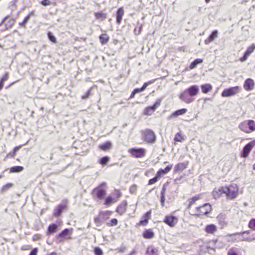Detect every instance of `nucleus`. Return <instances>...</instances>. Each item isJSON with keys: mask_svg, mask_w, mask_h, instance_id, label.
Instances as JSON below:
<instances>
[{"mask_svg": "<svg viewBox=\"0 0 255 255\" xmlns=\"http://www.w3.org/2000/svg\"><path fill=\"white\" fill-rule=\"evenodd\" d=\"M239 194V187L236 183L216 188L212 191V195L216 199L224 195L227 199L232 200L236 198Z\"/></svg>", "mask_w": 255, "mask_h": 255, "instance_id": "f257e3e1", "label": "nucleus"}, {"mask_svg": "<svg viewBox=\"0 0 255 255\" xmlns=\"http://www.w3.org/2000/svg\"><path fill=\"white\" fill-rule=\"evenodd\" d=\"M212 210L211 205L209 203L196 207L192 211L191 215L196 217H201L210 213Z\"/></svg>", "mask_w": 255, "mask_h": 255, "instance_id": "f03ea898", "label": "nucleus"}, {"mask_svg": "<svg viewBox=\"0 0 255 255\" xmlns=\"http://www.w3.org/2000/svg\"><path fill=\"white\" fill-rule=\"evenodd\" d=\"M106 185L105 182H103L95 188L91 192L92 197L99 200L104 199L106 195Z\"/></svg>", "mask_w": 255, "mask_h": 255, "instance_id": "7ed1b4c3", "label": "nucleus"}, {"mask_svg": "<svg viewBox=\"0 0 255 255\" xmlns=\"http://www.w3.org/2000/svg\"><path fill=\"white\" fill-rule=\"evenodd\" d=\"M239 128L246 133H250L255 131V122L252 120H245L239 124Z\"/></svg>", "mask_w": 255, "mask_h": 255, "instance_id": "20e7f679", "label": "nucleus"}, {"mask_svg": "<svg viewBox=\"0 0 255 255\" xmlns=\"http://www.w3.org/2000/svg\"><path fill=\"white\" fill-rule=\"evenodd\" d=\"M141 138L147 144H152L156 140L154 132L150 129H145L141 131Z\"/></svg>", "mask_w": 255, "mask_h": 255, "instance_id": "39448f33", "label": "nucleus"}, {"mask_svg": "<svg viewBox=\"0 0 255 255\" xmlns=\"http://www.w3.org/2000/svg\"><path fill=\"white\" fill-rule=\"evenodd\" d=\"M73 231V228L65 229L56 236V243L59 244L64 242L66 240H71L72 238L70 234L72 233Z\"/></svg>", "mask_w": 255, "mask_h": 255, "instance_id": "423d86ee", "label": "nucleus"}, {"mask_svg": "<svg viewBox=\"0 0 255 255\" xmlns=\"http://www.w3.org/2000/svg\"><path fill=\"white\" fill-rule=\"evenodd\" d=\"M128 152L133 158H141L145 156L146 150L142 147L131 148L128 150Z\"/></svg>", "mask_w": 255, "mask_h": 255, "instance_id": "0eeeda50", "label": "nucleus"}, {"mask_svg": "<svg viewBox=\"0 0 255 255\" xmlns=\"http://www.w3.org/2000/svg\"><path fill=\"white\" fill-rule=\"evenodd\" d=\"M250 231H245L241 232H237L229 235L230 237L239 236L241 237L240 241L242 242H251L255 240V238L250 235Z\"/></svg>", "mask_w": 255, "mask_h": 255, "instance_id": "6e6552de", "label": "nucleus"}, {"mask_svg": "<svg viewBox=\"0 0 255 255\" xmlns=\"http://www.w3.org/2000/svg\"><path fill=\"white\" fill-rule=\"evenodd\" d=\"M240 87L239 86H235L229 88L225 89L222 93L223 97H229L233 96L239 93Z\"/></svg>", "mask_w": 255, "mask_h": 255, "instance_id": "1a4fd4ad", "label": "nucleus"}, {"mask_svg": "<svg viewBox=\"0 0 255 255\" xmlns=\"http://www.w3.org/2000/svg\"><path fill=\"white\" fill-rule=\"evenodd\" d=\"M255 146V139L253 141L247 143L243 148L242 152L241 154V157L247 158L252 149Z\"/></svg>", "mask_w": 255, "mask_h": 255, "instance_id": "9d476101", "label": "nucleus"}, {"mask_svg": "<svg viewBox=\"0 0 255 255\" xmlns=\"http://www.w3.org/2000/svg\"><path fill=\"white\" fill-rule=\"evenodd\" d=\"M161 103V100L158 99L153 106L146 107L143 112L144 115L150 116L151 115L155 110L159 106Z\"/></svg>", "mask_w": 255, "mask_h": 255, "instance_id": "9b49d317", "label": "nucleus"}, {"mask_svg": "<svg viewBox=\"0 0 255 255\" xmlns=\"http://www.w3.org/2000/svg\"><path fill=\"white\" fill-rule=\"evenodd\" d=\"M178 219L173 215H169L165 217L164 222L170 227H174L177 223Z\"/></svg>", "mask_w": 255, "mask_h": 255, "instance_id": "f8f14e48", "label": "nucleus"}, {"mask_svg": "<svg viewBox=\"0 0 255 255\" xmlns=\"http://www.w3.org/2000/svg\"><path fill=\"white\" fill-rule=\"evenodd\" d=\"M255 50V44H253L250 46L244 53V56L240 58V61L243 62L246 61L250 55Z\"/></svg>", "mask_w": 255, "mask_h": 255, "instance_id": "ddd939ff", "label": "nucleus"}, {"mask_svg": "<svg viewBox=\"0 0 255 255\" xmlns=\"http://www.w3.org/2000/svg\"><path fill=\"white\" fill-rule=\"evenodd\" d=\"M180 99L186 104H190L194 101L193 98L185 90L180 95Z\"/></svg>", "mask_w": 255, "mask_h": 255, "instance_id": "4468645a", "label": "nucleus"}, {"mask_svg": "<svg viewBox=\"0 0 255 255\" xmlns=\"http://www.w3.org/2000/svg\"><path fill=\"white\" fill-rule=\"evenodd\" d=\"M243 86L245 90L250 91L254 88L255 82L252 79L248 78L245 80Z\"/></svg>", "mask_w": 255, "mask_h": 255, "instance_id": "2eb2a0df", "label": "nucleus"}, {"mask_svg": "<svg viewBox=\"0 0 255 255\" xmlns=\"http://www.w3.org/2000/svg\"><path fill=\"white\" fill-rule=\"evenodd\" d=\"M2 23L4 25L6 29H9L13 26L15 23V19L9 16L5 17L2 20Z\"/></svg>", "mask_w": 255, "mask_h": 255, "instance_id": "dca6fc26", "label": "nucleus"}, {"mask_svg": "<svg viewBox=\"0 0 255 255\" xmlns=\"http://www.w3.org/2000/svg\"><path fill=\"white\" fill-rule=\"evenodd\" d=\"M186 91L192 97L197 96L199 93V88L197 85H192Z\"/></svg>", "mask_w": 255, "mask_h": 255, "instance_id": "f3484780", "label": "nucleus"}, {"mask_svg": "<svg viewBox=\"0 0 255 255\" xmlns=\"http://www.w3.org/2000/svg\"><path fill=\"white\" fill-rule=\"evenodd\" d=\"M67 207L66 203L58 205L54 209V216L56 217L60 216L63 210L67 208Z\"/></svg>", "mask_w": 255, "mask_h": 255, "instance_id": "a211bd4d", "label": "nucleus"}, {"mask_svg": "<svg viewBox=\"0 0 255 255\" xmlns=\"http://www.w3.org/2000/svg\"><path fill=\"white\" fill-rule=\"evenodd\" d=\"M151 211H149L147 212L143 216L144 220H141L137 224L138 226H145L148 223V221L151 219Z\"/></svg>", "mask_w": 255, "mask_h": 255, "instance_id": "6ab92c4d", "label": "nucleus"}, {"mask_svg": "<svg viewBox=\"0 0 255 255\" xmlns=\"http://www.w3.org/2000/svg\"><path fill=\"white\" fill-rule=\"evenodd\" d=\"M205 232L208 234L214 235L215 234L217 230V227L213 224L207 225L204 229Z\"/></svg>", "mask_w": 255, "mask_h": 255, "instance_id": "aec40b11", "label": "nucleus"}, {"mask_svg": "<svg viewBox=\"0 0 255 255\" xmlns=\"http://www.w3.org/2000/svg\"><path fill=\"white\" fill-rule=\"evenodd\" d=\"M127 202L126 201H123L117 208L116 212L120 215L124 214L127 207Z\"/></svg>", "mask_w": 255, "mask_h": 255, "instance_id": "412c9836", "label": "nucleus"}, {"mask_svg": "<svg viewBox=\"0 0 255 255\" xmlns=\"http://www.w3.org/2000/svg\"><path fill=\"white\" fill-rule=\"evenodd\" d=\"M188 164V161H185L177 163L174 167V172L175 173H178L179 172L184 170V169L187 168Z\"/></svg>", "mask_w": 255, "mask_h": 255, "instance_id": "4be33fe9", "label": "nucleus"}, {"mask_svg": "<svg viewBox=\"0 0 255 255\" xmlns=\"http://www.w3.org/2000/svg\"><path fill=\"white\" fill-rule=\"evenodd\" d=\"M172 168V164L166 166L164 169H159L156 173L157 176L160 178L163 175L166 174L170 171Z\"/></svg>", "mask_w": 255, "mask_h": 255, "instance_id": "5701e85b", "label": "nucleus"}, {"mask_svg": "<svg viewBox=\"0 0 255 255\" xmlns=\"http://www.w3.org/2000/svg\"><path fill=\"white\" fill-rule=\"evenodd\" d=\"M124 13L125 12L123 7H121L118 9L116 14L117 22L118 24H120L121 23Z\"/></svg>", "mask_w": 255, "mask_h": 255, "instance_id": "b1692460", "label": "nucleus"}, {"mask_svg": "<svg viewBox=\"0 0 255 255\" xmlns=\"http://www.w3.org/2000/svg\"><path fill=\"white\" fill-rule=\"evenodd\" d=\"M110 36L106 33L101 34L99 36V40L102 45L107 44L110 40Z\"/></svg>", "mask_w": 255, "mask_h": 255, "instance_id": "393cba45", "label": "nucleus"}, {"mask_svg": "<svg viewBox=\"0 0 255 255\" xmlns=\"http://www.w3.org/2000/svg\"><path fill=\"white\" fill-rule=\"evenodd\" d=\"M112 146V143L111 141H107L104 143L101 144L99 145V148L103 151H107L110 150Z\"/></svg>", "mask_w": 255, "mask_h": 255, "instance_id": "a878e982", "label": "nucleus"}, {"mask_svg": "<svg viewBox=\"0 0 255 255\" xmlns=\"http://www.w3.org/2000/svg\"><path fill=\"white\" fill-rule=\"evenodd\" d=\"M201 199L200 195H197L192 198L188 199V209H190L192 206V205L196 203V202Z\"/></svg>", "mask_w": 255, "mask_h": 255, "instance_id": "bb28decb", "label": "nucleus"}, {"mask_svg": "<svg viewBox=\"0 0 255 255\" xmlns=\"http://www.w3.org/2000/svg\"><path fill=\"white\" fill-rule=\"evenodd\" d=\"M58 226L55 224H50L47 229L46 232V235L49 236L51 234H54L58 230Z\"/></svg>", "mask_w": 255, "mask_h": 255, "instance_id": "cd10ccee", "label": "nucleus"}, {"mask_svg": "<svg viewBox=\"0 0 255 255\" xmlns=\"http://www.w3.org/2000/svg\"><path fill=\"white\" fill-rule=\"evenodd\" d=\"M187 112V109L184 108L180 110H178L172 113L170 116V118H174L178 117L179 116H182L186 113Z\"/></svg>", "mask_w": 255, "mask_h": 255, "instance_id": "c85d7f7f", "label": "nucleus"}, {"mask_svg": "<svg viewBox=\"0 0 255 255\" xmlns=\"http://www.w3.org/2000/svg\"><path fill=\"white\" fill-rule=\"evenodd\" d=\"M154 236V234L151 229L145 230L143 233V237L146 239H152Z\"/></svg>", "mask_w": 255, "mask_h": 255, "instance_id": "c756f323", "label": "nucleus"}, {"mask_svg": "<svg viewBox=\"0 0 255 255\" xmlns=\"http://www.w3.org/2000/svg\"><path fill=\"white\" fill-rule=\"evenodd\" d=\"M202 92L204 94H207L210 92L212 89L213 87L210 84H203L201 86Z\"/></svg>", "mask_w": 255, "mask_h": 255, "instance_id": "7c9ffc66", "label": "nucleus"}, {"mask_svg": "<svg viewBox=\"0 0 255 255\" xmlns=\"http://www.w3.org/2000/svg\"><path fill=\"white\" fill-rule=\"evenodd\" d=\"M218 37V31L214 30L212 32L209 37L205 40V43L208 44L213 41L216 38Z\"/></svg>", "mask_w": 255, "mask_h": 255, "instance_id": "2f4dec72", "label": "nucleus"}, {"mask_svg": "<svg viewBox=\"0 0 255 255\" xmlns=\"http://www.w3.org/2000/svg\"><path fill=\"white\" fill-rule=\"evenodd\" d=\"M117 201H118V199L115 200L112 196H109L106 198V199L105 200L104 204L107 207H109L112 204L116 202Z\"/></svg>", "mask_w": 255, "mask_h": 255, "instance_id": "473e14b6", "label": "nucleus"}, {"mask_svg": "<svg viewBox=\"0 0 255 255\" xmlns=\"http://www.w3.org/2000/svg\"><path fill=\"white\" fill-rule=\"evenodd\" d=\"M24 170V167L21 166H15L10 167L9 169L10 173H19Z\"/></svg>", "mask_w": 255, "mask_h": 255, "instance_id": "72a5a7b5", "label": "nucleus"}, {"mask_svg": "<svg viewBox=\"0 0 255 255\" xmlns=\"http://www.w3.org/2000/svg\"><path fill=\"white\" fill-rule=\"evenodd\" d=\"M158 250L153 246H148L146 250V253L149 255H155L157 254Z\"/></svg>", "mask_w": 255, "mask_h": 255, "instance_id": "f704fd0d", "label": "nucleus"}, {"mask_svg": "<svg viewBox=\"0 0 255 255\" xmlns=\"http://www.w3.org/2000/svg\"><path fill=\"white\" fill-rule=\"evenodd\" d=\"M112 214V211L110 210L101 211L99 213V216L101 217L104 219H108Z\"/></svg>", "mask_w": 255, "mask_h": 255, "instance_id": "c9c22d12", "label": "nucleus"}, {"mask_svg": "<svg viewBox=\"0 0 255 255\" xmlns=\"http://www.w3.org/2000/svg\"><path fill=\"white\" fill-rule=\"evenodd\" d=\"M185 139V136L181 132H177L174 136L175 142H182Z\"/></svg>", "mask_w": 255, "mask_h": 255, "instance_id": "e433bc0d", "label": "nucleus"}, {"mask_svg": "<svg viewBox=\"0 0 255 255\" xmlns=\"http://www.w3.org/2000/svg\"><path fill=\"white\" fill-rule=\"evenodd\" d=\"M203 62V59H196L193 62L189 65L190 69H193L195 68L197 65Z\"/></svg>", "mask_w": 255, "mask_h": 255, "instance_id": "4c0bfd02", "label": "nucleus"}, {"mask_svg": "<svg viewBox=\"0 0 255 255\" xmlns=\"http://www.w3.org/2000/svg\"><path fill=\"white\" fill-rule=\"evenodd\" d=\"M95 16L96 19L103 20L106 18V14L102 12H97L95 13Z\"/></svg>", "mask_w": 255, "mask_h": 255, "instance_id": "58836bf2", "label": "nucleus"}, {"mask_svg": "<svg viewBox=\"0 0 255 255\" xmlns=\"http://www.w3.org/2000/svg\"><path fill=\"white\" fill-rule=\"evenodd\" d=\"M13 186V184L11 183H7L4 185H3L2 188L0 189V192L1 193H3L5 192L7 190L11 188Z\"/></svg>", "mask_w": 255, "mask_h": 255, "instance_id": "ea45409f", "label": "nucleus"}, {"mask_svg": "<svg viewBox=\"0 0 255 255\" xmlns=\"http://www.w3.org/2000/svg\"><path fill=\"white\" fill-rule=\"evenodd\" d=\"M118 223V221L117 219H112L109 222L106 223V225L108 227H113L117 226Z\"/></svg>", "mask_w": 255, "mask_h": 255, "instance_id": "a19ab883", "label": "nucleus"}, {"mask_svg": "<svg viewBox=\"0 0 255 255\" xmlns=\"http://www.w3.org/2000/svg\"><path fill=\"white\" fill-rule=\"evenodd\" d=\"M109 160H110V157H109L108 156H105V157H103V158H102L100 160L99 163L101 165H106Z\"/></svg>", "mask_w": 255, "mask_h": 255, "instance_id": "79ce46f5", "label": "nucleus"}, {"mask_svg": "<svg viewBox=\"0 0 255 255\" xmlns=\"http://www.w3.org/2000/svg\"><path fill=\"white\" fill-rule=\"evenodd\" d=\"M248 226L252 230L255 231V218H253L250 221Z\"/></svg>", "mask_w": 255, "mask_h": 255, "instance_id": "37998d69", "label": "nucleus"}, {"mask_svg": "<svg viewBox=\"0 0 255 255\" xmlns=\"http://www.w3.org/2000/svg\"><path fill=\"white\" fill-rule=\"evenodd\" d=\"M160 178L157 176V175L156 174V176L152 178V179H150L148 181V184L149 185H152L154 183H155L158 179H159Z\"/></svg>", "mask_w": 255, "mask_h": 255, "instance_id": "c03bdc74", "label": "nucleus"}, {"mask_svg": "<svg viewBox=\"0 0 255 255\" xmlns=\"http://www.w3.org/2000/svg\"><path fill=\"white\" fill-rule=\"evenodd\" d=\"M94 252L95 255H103V251L98 247H96L94 249Z\"/></svg>", "mask_w": 255, "mask_h": 255, "instance_id": "a18cd8bd", "label": "nucleus"}, {"mask_svg": "<svg viewBox=\"0 0 255 255\" xmlns=\"http://www.w3.org/2000/svg\"><path fill=\"white\" fill-rule=\"evenodd\" d=\"M48 36L50 41L54 43H56V39L51 32H48Z\"/></svg>", "mask_w": 255, "mask_h": 255, "instance_id": "49530a36", "label": "nucleus"}, {"mask_svg": "<svg viewBox=\"0 0 255 255\" xmlns=\"http://www.w3.org/2000/svg\"><path fill=\"white\" fill-rule=\"evenodd\" d=\"M34 15V12L33 11H32V12H30L29 13H28V14L26 17H25V18H24L23 20L26 23H27V22L29 20L30 17L31 16H32V15Z\"/></svg>", "mask_w": 255, "mask_h": 255, "instance_id": "de8ad7c7", "label": "nucleus"}, {"mask_svg": "<svg viewBox=\"0 0 255 255\" xmlns=\"http://www.w3.org/2000/svg\"><path fill=\"white\" fill-rule=\"evenodd\" d=\"M100 216L96 217L94 218V222L97 226H99L101 225V219L100 218Z\"/></svg>", "mask_w": 255, "mask_h": 255, "instance_id": "09e8293b", "label": "nucleus"}, {"mask_svg": "<svg viewBox=\"0 0 255 255\" xmlns=\"http://www.w3.org/2000/svg\"><path fill=\"white\" fill-rule=\"evenodd\" d=\"M91 90L92 88H91L85 95L82 96V98L84 100L88 98L91 94Z\"/></svg>", "mask_w": 255, "mask_h": 255, "instance_id": "8fccbe9b", "label": "nucleus"}, {"mask_svg": "<svg viewBox=\"0 0 255 255\" xmlns=\"http://www.w3.org/2000/svg\"><path fill=\"white\" fill-rule=\"evenodd\" d=\"M9 77V75L8 73H6L4 74V75L2 76L1 79H0V81L2 83H4V81H6Z\"/></svg>", "mask_w": 255, "mask_h": 255, "instance_id": "3c124183", "label": "nucleus"}, {"mask_svg": "<svg viewBox=\"0 0 255 255\" xmlns=\"http://www.w3.org/2000/svg\"><path fill=\"white\" fill-rule=\"evenodd\" d=\"M15 152L14 151L9 152V153L7 154L5 156V159L9 158H13L16 155Z\"/></svg>", "mask_w": 255, "mask_h": 255, "instance_id": "603ef678", "label": "nucleus"}, {"mask_svg": "<svg viewBox=\"0 0 255 255\" xmlns=\"http://www.w3.org/2000/svg\"><path fill=\"white\" fill-rule=\"evenodd\" d=\"M51 2L49 0H42L41 1V4L44 6H47L50 4Z\"/></svg>", "mask_w": 255, "mask_h": 255, "instance_id": "864d4df0", "label": "nucleus"}, {"mask_svg": "<svg viewBox=\"0 0 255 255\" xmlns=\"http://www.w3.org/2000/svg\"><path fill=\"white\" fill-rule=\"evenodd\" d=\"M38 253V249L34 248L30 252L29 255H37Z\"/></svg>", "mask_w": 255, "mask_h": 255, "instance_id": "5fc2aeb1", "label": "nucleus"}, {"mask_svg": "<svg viewBox=\"0 0 255 255\" xmlns=\"http://www.w3.org/2000/svg\"><path fill=\"white\" fill-rule=\"evenodd\" d=\"M234 249L232 248L228 253L227 255H239L237 253L234 251Z\"/></svg>", "mask_w": 255, "mask_h": 255, "instance_id": "6e6d98bb", "label": "nucleus"}, {"mask_svg": "<svg viewBox=\"0 0 255 255\" xmlns=\"http://www.w3.org/2000/svg\"><path fill=\"white\" fill-rule=\"evenodd\" d=\"M152 82L151 81H149L148 82H146V83H144V84L142 85V86L141 87V89L143 91H144V90H145V89L146 88L147 86L150 83H151Z\"/></svg>", "mask_w": 255, "mask_h": 255, "instance_id": "4d7b16f0", "label": "nucleus"}, {"mask_svg": "<svg viewBox=\"0 0 255 255\" xmlns=\"http://www.w3.org/2000/svg\"><path fill=\"white\" fill-rule=\"evenodd\" d=\"M31 248L29 246H24L21 247V250L22 251L28 250L30 249Z\"/></svg>", "mask_w": 255, "mask_h": 255, "instance_id": "13d9d810", "label": "nucleus"}, {"mask_svg": "<svg viewBox=\"0 0 255 255\" xmlns=\"http://www.w3.org/2000/svg\"><path fill=\"white\" fill-rule=\"evenodd\" d=\"M27 23L24 22V20H23L21 22L19 23V25L21 26V27L25 28L26 27V24Z\"/></svg>", "mask_w": 255, "mask_h": 255, "instance_id": "bf43d9fd", "label": "nucleus"}, {"mask_svg": "<svg viewBox=\"0 0 255 255\" xmlns=\"http://www.w3.org/2000/svg\"><path fill=\"white\" fill-rule=\"evenodd\" d=\"M133 91H134V92L136 94L137 93H140V92H141L143 91L141 88H140L135 89L133 90Z\"/></svg>", "mask_w": 255, "mask_h": 255, "instance_id": "052dcab7", "label": "nucleus"}, {"mask_svg": "<svg viewBox=\"0 0 255 255\" xmlns=\"http://www.w3.org/2000/svg\"><path fill=\"white\" fill-rule=\"evenodd\" d=\"M21 147V146L19 145L18 146H16L14 148L13 151L15 152L16 154L17 151Z\"/></svg>", "mask_w": 255, "mask_h": 255, "instance_id": "680f3d73", "label": "nucleus"}, {"mask_svg": "<svg viewBox=\"0 0 255 255\" xmlns=\"http://www.w3.org/2000/svg\"><path fill=\"white\" fill-rule=\"evenodd\" d=\"M135 93L134 92V91L133 90V91L131 92L130 95V97H129V98L130 99H132L135 96Z\"/></svg>", "mask_w": 255, "mask_h": 255, "instance_id": "e2e57ef3", "label": "nucleus"}, {"mask_svg": "<svg viewBox=\"0 0 255 255\" xmlns=\"http://www.w3.org/2000/svg\"><path fill=\"white\" fill-rule=\"evenodd\" d=\"M164 200H165V196L161 195V202L162 205H163V204H164Z\"/></svg>", "mask_w": 255, "mask_h": 255, "instance_id": "0e129e2a", "label": "nucleus"}, {"mask_svg": "<svg viewBox=\"0 0 255 255\" xmlns=\"http://www.w3.org/2000/svg\"><path fill=\"white\" fill-rule=\"evenodd\" d=\"M165 191H166V188L165 187H164L161 191V195L165 196Z\"/></svg>", "mask_w": 255, "mask_h": 255, "instance_id": "69168bd1", "label": "nucleus"}, {"mask_svg": "<svg viewBox=\"0 0 255 255\" xmlns=\"http://www.w3.org/2000/svg\"><path fill=\"white\" fill-rule=\"evenodd\" d=\"M3 87V83L0 81V91L2 89Z\"/></svg>", "mask_w": 255, "mask_h": 255, "instance_id": "338daca9", "label": "nucleus"}, {"mask_svg": "<svg viewBox=\"0 0 255 255\" xmlns=\"http://www.w3.org/2000/svg\"><path fill=\"white\" fill-rule=\"evenodd\" d=\"M121 193L120 192H118V193H117V197L118 198H119L121 196Z\"/></svg>", "mask_w": 255, "mask_h": 255, "instance_id": "774afa93", "label": "nucleus"}]
</instances>
